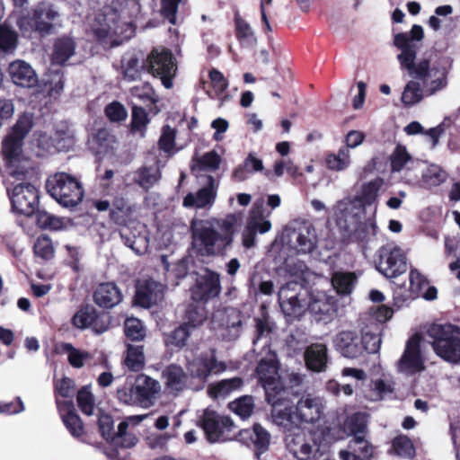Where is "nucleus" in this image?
Listing matches in <instances>:
<instances>
[{"label": "nucleus", "mask_w": 460, "mask_h": 460, "mask_svg": "<svg viewBox=\"0 0 460 460\" xmlns=\"http://www.w3.org/2000/svg\"><path fill=\"white\" fill-rule=\"evenodd\" d=\"M423 36V28L414 24L410 32L396 33L394 37V45L401 50L397 56L401 68L406 70L411 76L420 80L426 95L429 96L447 87V71L427 59L415 63L417 42H420Z\"/></svg>", "instance_id": "1"}, {"label": "nucleus", "mask_w": 460, "mask_h": 460, "mask_svg": "<svg viewBox=\"0 0 460 460\" xmlns=\"http://www.w3.org/2000/svg\"><path fill=\"white\" fill-rule=\"evenodd\" d=\"M234 217L222 221L192 220L193 249L202 256L223 255L234 241Z\"/></svg>", "instance_id": "2"}, {"label": "nucleus", "mask_w": 460, "mask_h": 460, "mask_svg": "<svg viewBox=\"0 0 460 460\" xmlns=\"http://www.w3.org/2000/svg\"><path fill=\"white\" fill-rule=\"evenodd\" d=\"M324 404L322 398L306 394L292 404L283 395L272 405L273 422L283 431H292L301 423H315L323 416Z\"/></svg>", "instance_id": "3"}, {"label": "nucleus", "mask_w": 460, "mask_h": 460, "mask_svg": "<svg viewBox=\"0 0 460 460\" xmlns=\"http://www.w3.org/2000/svg\"><path fill=\"white\" fill-rule=\"evenodd\" d=\"M16 24L24 36L31 37L35 33L45 37L54 33L56 28L60 26V13L54 4L41 2L21 14Z\"/></svg>", "instance_id": "4"}, {"label": "nucleus", "mask_w": 460, "mask_h": 460, "mask_svg": "<svg viewBox=\"0 0 460 460\" xmlns=\"http://www.w3.org/2000/svg\"><path fill=\"white\" fill-rule=\"evenodd\" d=\"M161 392V385L153 377L139 374L132 384L127 383L117 390L119 402L147 409L155 405Z\"/></svg>", "instance_id": "5"}, {"label": "nucleus", "mask_w": 460, "mask_h": 460, "mask_svg": "<svg viewBox=\"0 0 460 460\" xmlns=\"http://www.w3.org/2000/svg\"><path fill=\"white\" fill-rule=\"evenodd\" d=\"M427 335L438 356L449 362L460 360V327L451 323H433Z\"/></svg>", "instance_id": "6"}, {"label": "nucleus", "mask_w": 460, "mask_h": 460, "mask_svg": "<svg viewBox=\"0 0 460 460\" xmlns=\"http://www.w3.org/2000/svg\"><path fill=\"white\" fill-rule=\"evenodd\" d=\"M287 449L298 460H317L324 453L319 432L303 431L300 428L284 431Z\"/></svg>", "instance_id": "7"}, {"label": "nucleus", "mask_w": 460, "mask_h": 460, "mask_svg": "<svg viewBox=\"0 0 460 460\" xmlns=\"http://www.w3.org/2000/svg\"><path fill=\"white\" fill-rule=\"evenodd\" d=\"M90 26L97 40L110 44L111 47L121 44L134 34L132 24L121 22L115 13L109 16L99 14Z\"/></svg>", "instance_id": "8"}, {"label": "nucleus", "mask_w": 460, "mask_h": 460, "mask_svg": "<svg viewBox=\"0 0 460 460\" xmlns=\"http://www.w3.org/2000/svg\"><path fill=\"white\" fill-rule=\"evenodd\" d=\"M46 189L49 195L65 208L77 206L84 195L78 179L66 172H57L49 176Z\"/></svg>", "instance_id": "9"}, {"label": "nucleus", "mask_w": 460, "mask_h": 460, "mask_svg": "<svg viewBox=\"0 0 460 460\" xmlns=\"http://www.w3.org/2000/svg\"><path fill=\"white\" fill-rule=\"evenodd\" d=\"M198 426L210 443H222L236 438L237 428L232 419L209 408L199 416Z\"/></svg>", "instance_id": "10"}, {"label": "nucleus", "mask_w": 460, "mask_h": 460, "mask_svg": "<svg viewBox=\"0 0 460 460\" xmlns=\"http://www.w3.org/2000/svg\"><path fill=\"white\" fill-rule=\"evenodd\" d=\"M256 376L265 390L268 402L273 405L285 393L279 374V361L275 352L269 351L259 361Z\"/></svg>", "instance_id": "11"}, {"label": "nucleus", "mask_w": 460, "mask_h": 460, "mask_svg": "<svg viewBox=\"0 0 460 460\" xmlns=\"http://www.w3.org/2000/svg\"><path fill=\"white\" fill-rule=\"evenodd\" d=\"M34 125V117L31 112L20 114L11 128L9 134L3 141V152L7 160L13 163L22 154L24 138L31 132Z\"/></svg>", "instance_id": "12"}, {"label": "nucleus", "mask_w": 460, "mask_h": 460, "mask_svg": "<svg viewBox=\"0 0 460 460\" xmlns=\"http://www.w3.org/2000/svg\"><path fill=\"white\" fill-rule=\"evenodd\" d=\"M284 238L290 249L304 254L312 252L318 242L316 229L309 222H301L287 227Z\"/></svg>", "instance_id": "13"}, {"label": "nucleus", "mask_w": 460, "mask_h": 460, "mask_svg": "<svg viewBox=\"0 0 460 460\" xmlns=\"http://www.w3.org/2000/svg\"><path fill=\"white\" fill-rule=\"evenodd\" d=\"M146 59L147 72L159 76L165 88H171L172 86V79L177 70L172 52L164 48H155Z\"/></svg>", "instance_id": "14"}, {"label": "nucleus", "mask_w": 460, "mask_h": 460, "mask_svg": "<svg viewBox=\"0 0 460 460\" xmlns=\"http://www.w3.org/2000/svg\"><path fill=\"white\" fill-rule=\"evenodd\" d=\"M376 269L388 279L404 273L407 270L405 252L394 243L383 245L378 251Z\"/></svg>", "instance_id": "15"}, {"label": "nucleus", "mask_w": 460, "mask_h": 460, "mask_svg": "<svg viewBox=\"0 0 460 460\" xmlns=\"http://www.w3.org/2000/svg\"><path fill=\"white\" fill-rule=\"evenodd\" d=\"M8 195L13 212L31 216L38 208L39 192L36 187L28 182L16 184L12 190L8 189Z\"/></svg>", "instance_id": "16"}, {"label": "nucleus", "mask_w": 460, "mask_h": 460, "mask_svg": "<svg viewBox=\"0 0 460 460\" xmlns=\"http://www.w3.org/2000/svg\"><path fill=\"white\" fill-rule=\"evenodd\" d=\"M186 368L190 376L205 383L211 374H218L226 370V364L217 361L213 352L186 356Z\"/></svg>", "instance_id": "17"}, {"label": "nucleus", "mask_w": 460, "mask_h": 460, "mask_svg": "<svg viewBox=\"0 0 460 460\" xmlns=\"http://www.w3.org/2000/svg\"><path fill=\"white\" fill-rule=\"evenodd\" d=\"M332 210L336 225L342 235L358 225L363 212L361 202L357 197L345 198L337 201Z\"/></svg>", "instance_id": "18"}, {"label": "nucleus", "mask_w": 460, "mask_h": 460, "mask_svg": "<svg viewBox=\"0 0 460 460\" xmlns=\"http://www.w3.org/2000/svg\"><path fill=\"white\" fill-rule=\"evenodd\" d=\"M220 292V275L208 269L197 278L196 283L190 289L192 300L198 303H206L217 297Z\"/></svg>", "instance_id": "19"}, {"label": "nucleus", "mask_w": 460, "mask_h": 460, "mask_svg": "<svg viewBox=\"0 0 460 460\" xmlns=\"http://www.w3.org/2000/svg\"><path fill=\"white\" fill-rule=\"evenodd\" d=\"M202 187L196 193H188L183 199L182 205L185 208H210L216 199L218 180L213 176H208L203 181H199Z\"/></svg>", "instance_id": "20"}, {"label": "nucleus", "mask_w": 460, "mask_h": 460, "mask_svg": "<svg viewBox=\"0 0 460 460\" xmlns=\"http://www.w3.org/2000/svg\"><path fill=\"white\" fill-rule=\"evenodd\" d=\"M420 338L418 335L411 337L398 362V371L411 376L420 372L424 368L423 360L420 349Z\"/></svg>", "instance_id": "21"}, {"label": "nucleus", "mask_w": 460, "mask_h": 460, "mask_svg": "<svg viewBox=\"0 0 460 460\" xmlns=\"http://www.w3.org/2000/svg\"><path fill=\"white\" fill-rule=\"evenodd\" d=\"M377 234L376 221L374 217H370L364 223L358 222L349 232L343 234L342 237L349 243H358L365 252L373 248Z\"/></svg>", "instance_id": "22"}, {"label": "nucleus", "mask_w": 460, "mask_h": 460, "mask_svg": "<svg viewBox=\"0 0 460 460\" xmlns=\"http://www.w3.org/2000/svg\"><path fill=\"white\" fill-rule=\"evenodd\" d=\"M165 164L166 160L154 157L151 163H146L131 173V181L140 188L148 190L161 180V169Z\"/></svg>", "instance_id": "23"}, {"label": "nucleus", "mask_w": 460, "mask_h": 460, "mask_svg": "<svg viewBox=\"0 0 460 460\" xmlns=\"http://www.w3.org/2000/svg\"><path fill=\"white\" fill-rule=\"evenodd\" d=\"M392 172H403L407 183H413L410 172L419 168L420 162L412 158L406 147L397 145L390 155Z\"/></svg>", "instance_id": "24"}, {"label": "nucleus", "mask_w": 460, "mask_h": 460, "mask_svg": "<svg viewBox=\"0 0 460 460\" xmlns=\"http://www.w3.org/2000/svg\"><path fill=\"white\" fill-rule=\"evenodd\" d=\"M164 293V286L153 279L145 280L137 288L135 301L145 308H149L162 301Z\"/></svg>", "instance_id": "25"}, {"label": "nucleus", "mask_w": 460, "mask_h": 460, "mask_svg": "<svg viewBox=\"0 0 460 460\" xmlns=\"http://www.w3.org/2000/svg\"><path fill=\"white\" fill-rule=\"evenodd\" d=\"M333 346L343 357L357 358L361 356L359 336L354 331H341L333 337Z\"/></svg>", "instance_id": "26"}, {"label": "nucleus", "mask_w": 460, "mask_h": 460, "mask_svg": "<svg viewBox=\"0 0 460 460\" xmlns=\"http://www.w3.org/2000/svg\"><path fill=\"white\" fill-rule=\"evenodd\" d=\"M8 73L16 85L31 88L38 84V76L34 69L23 60L17 59L10 63Z\"/></svg>", "instance_id": "27"}, {"label": "nucleus", "mask_w": 460, "mask_h": 460, "mask_svg": "<svg viewBox=\"0 0 460 460\" xmlns=\"http://www.w3.org/2000/svg\"><path fill=\"white\" fill-rule=\"evenodd\" d=\"M57 407L63 423L69 433L74 438H80L84 433V425L79 416L75 413L73 402L58 399Z\"/></svg>", "instance_id": "28"}, {"label": "nucleus", "mask_w": 460, "mask_h": 460, "mask_svg": "<svg viewBox=\"0 0 460 460\" xmlns=\"http://www.w3.org/2000/svg\"><path fill=\"white\" fill-rule=\"evenodd\" d=\"M146 66V59L139 53H126L121 60L122 74L128 81L139 79L143 73L147 72Z\"/></svg>", "instance_id": "29"}, {"label": "nucleus", "mask_w": 460, "mask_h": 460, "mask_svg": "<svg viewBox=\"0 0 460 460\" xmlns=\"http://www.w3.org/2000/svg\"><path fill=\"white\" fill-rule=\"evenodd\" d=\"M306 367L314 372H323L328 363L327 347L322 343H314L308 346L305 351Z\"/></svg>", "instance_id": "30"}, {"label": "nucleus", "mask_w": 460, "mask_h": 460, "mask_svg": "<svg viewBox=\"0 0 460 460\" xmlns=\"http://www.w3.org/2000/svg\"><path fill=\"white\" fill-rule=\"evenodd\" d=\"M122 300V294L114 283L100 284L93 293V301L100 307L112 308Z\"/></svg>", "instance_id": "31"}, {"label": "nucleus", "mask_w": 460, "mask_h": 460, "mask_svg": "<svg viewBox=\"0 0 460 460\" xmlns=\"http://www.w3.org/2000/svg\"><path fill=\"white\" fill-rule=\"evenodd\" d=\"M221 162L222 158L216 151H209L199 157H193L191 171L196 174L198 180L201 181L208 176L206 172H216L219 168Z\"/></svg>", "instance_id": "32"}, {"label": "nucleus", "mask_w": 460, "mask_h": 460, "mask_svg": "<svg viewBox=\"0 0 460 460\" xmlns=\"http://www.w3.org/2000/svg\"><path fill=\"white\" fill-rule=\"evenodd\" d=\"M165 388L169 393L177 394L186 387L187 375L181 367L171 364L162 371Z\"/></svg>", "instance_id": "33"}, {"label": "nucleus", "mask_w": 460, "mask_h": 460, "mask_svg": "<svg viewBox=\"0 0 460 460\" xmlns=\"http://www.w3.org/2000/svg\"><path fill=\"white\" fill-rule=\"evenodd\" d=\"M373 454V448L365 436L352 438L349 443L348 450L340 452L341 460H368Z\"/></svg>", "instance_id": "34"}, {"label": "nucleus", "mask_w": 460, "mask_h": 460, "mask_svg": "<svg viewBox=\"0 0 460 460\" xmlns=\"http://www.w3.org/2000/svg\"><path fill=\"white\" fill-rule=\"evenodd\" d=\"M270 215V212H265L263 201L256 200L250 210L246 226L260 234H265L271 228Z\"/></svg>", "instance_id": "35"}, {"label": "nucleus", "mask_w": 460, "mask_h": 460, "mask_svg": "<svg viewBox=\"0 0 460 460\" xmlns=\"http://www.w3.org/2000/svg\"><path fill=\"white\" fill-rule=\"evenodd\" d=\"M145 415L142 416H130L127 420L121 421L118 426V431L115 434L111 445L128 448L134 447L137 442V438L130 432H128V421H134L138 423L145 419Z\"/></svg>", "instance_id": "36"}, {"label": "nucleus", "mask_w": 460, "mask_h": 460, "mask_svg": "<svg viewBox=\"0 0 460 460\" xmlns=\"http://www.w3.org/2000/svg\"><path fill=\"white\" fill-rule=\"evenodd\" d=\"M243 382L240 377L223 379L219 382L211 384L208 388V394L213 399H223L233 392L239 390Z\"/></svg>", "instance_id": "37"}, {"label": "nucleus", "mask_w": 460, "mask_h": 460, "mask_svg": "<svg viewBox=\"0 0 460 460\" xmlns=\"http://www.w3.org/2000/svg\"><path fill=\"white\" fill-rule=\"evenodd\" d=\"M264 169L262 160L250 153L243 163L238 165L233 172V179L236 181H243L254 172H262Z\"/></svg>", "instance_id": "38"}, {"label": "nucleus", "mask_w": 460, "mask_h": 460, "mask_svg": "<svg viewBox=\"0 0 460 460\" xmlns=\"http://www.w3.org/2000/svg\"><path fill=\"white\" fill-rule=\"evenodd\" d=\"M358 281V276L355 272L338 270L332 276V285L340 295H349Z\"/></svg>", "instance_id": "39"}, {"label": "nucleus", "mask_w": 460, "mask_h": 460, "mask_svg": "<svg viewBox=\"0 0 460 460\" xmlns=\"http://www.w3.org/2000/svg\"><path fill=\"white\" fill-rule=\"evenodd\" d=\"M134 208L123 197H117L110 211L111 219L117 225H126L133 214Z\"/></svg>", "instance_id": "40"}, {"label": "nucleus", "mask_w": 460, "mask_h": 460, "mask_svg": "<svg viewBox=\"0 0 460 460\" xmlns=\"http://www.w3.org/2000/svg\"><path fill=\"white\" fill-rule=\"evenodd\" d=\"M75 44L72 39L66 37L58 39L54 44L53 63L64 65L75 54Z\"/></svg>", "instance_id": "41"}, {"label": "nucleus", "mask_w": 460, "mask_h": 460, "mask_svg": "<svg viewBox=\"0 0 460 460\" xmlns=\"http://www.w3.org/2000/svg\"><path fill=\"white\" fill-rule=\"evenodd\" d=\"M447 173L437 164H429L422 170L421 186L427 189L437 187L445 182Z\"/></svg>", "instance_id": "42"}, {"label": "nucleus", "mask_w": 460, "mask_h": 460, "mask_svg": "<svg viewBox=\"0 0 460 460\" xmlns=\"http://www.w3.org/2000/svg\"><path fill=\"white\" fill-rule=\"evenodd\" d=\"M177 131L169 125L162 128L161 136L158 140V148L166 155V160L175 155L179 148H176L175 139Z\"/></svg>", "instance_id": "43"}, {"label": "nucleus", "mask_w": 460, "mask_h": 460, "mask_svg": "<svg viewBox=\"0 0 460 460\" xmlns=\"http://www.w3.org/2000/svg\"><path fill=\"white\" fill-rule=\"evenodd\" d=\"M236 37L243 47L251 48L256 44L257 39L250 24L241 16L234 17Z\"/></svg>", "instance_id": "44"}, {"label": "nucleus", "mask_w": 460, "mask_h": 460, "mask_svg": "<svg viewBox=\"0 0 460 460\" xmlns=\"http://www.w3.org/2000/svg\"><path fill=\"white\" fill-rule=\"evenodd\" d=\"M425 94L424 88L420 87V83L411 80L404 86L401 101L405 107H411L420 102Z\"/></svg>", "instance_id": "45"}, {"label": "nucleus", "mask_w": 460, "mask_h": 460, "mask_svg": "<svg viewBox=\"0 0 460 460\" xmlns=\"http://www.w3.org/2000/svg\"><path fill=\"white\" fill-rule=\"evenodd\" d=\"M124 364L131 371L141 370L145 365L143 346L128 345Z\"/></svg>", "instance_id": "46"}, {"label": "nucleus", "mask_w": 460, "mask_h": 460, "mask_svg": "<svg viewBox=\"0 0 460 460\" xmlns=\"http://www.w3.org/2000/svg\"><path fill=\"white\" fill-rule=\"evenodd\" d=\"M250 436L255 447V454L259 458L260 455L269 448L270 434L261 424H254L252 434Z\"/></svg>", "instance_id": "47"}, {"label": "nucleus", "mask_w": 460, "mask_h": 460, "mask_svg": "<svg viewBox=\"0 0 460 460\" xmlns=\"http://www.w3.org/2000/svg\"><path fill=\"white\" fill-rule=\"evenodd\" d=\"M190 335L189 324H181L171 333L164 337V343L167 347L181 349L186 345V341Z\"/></svg>", "instance_id": "48"}, {"label": "nucleus", "mask_w": 460, "mask_h": 460, "mask_svg": "<svg viewBox=\"0 0 460 460\" xmlns=\"http://www.w3.org/2000/svg\"><path fill=\"white\" fill-rule=\"evenodd\" d=\"M280 308L289 319L301 316L307 306L306 297L294 300H279Z\"/></svg>", "instance_id": "49"}, {"label": "nucleus", "mask_w": 460, "mask_h": 460, "mask_svg": "<svg viewBox=\"0 0 460 460\" xmlns=\"http://www.w3.org/2000/svg\"><path fill=\"white\" fill-rule=\"evenodd\" d=\"M148 123L149 118L145 109L134 105L132 108L131 131L143 137H145Z\"/></svg>", "instance_id": "50"}, {"label": "nucleus", "mask_w": 460, "mask_h": 460, "mask_svg": "<svg viewBox=\"0 0 460 460\" xmlns=\"http://www.w3.org/2000/svg\"><path fill=\"white\" fill-rule=\"evenodd\" d=\"M391 451L394 455L405 458H411L415 455V448L411 440L404 435L394 438Z\"/></svg>", "instance_id": "51"}, {"label": "nucleus", "mask_w": 460, "mask_h": 460, "mask_svg": "<svg viewBox=\"0 0 460 460\" xmlns=\"http://www.w3.org/2000/svg\"><path fill=\"white\" fill-rule=\"evenodd\" d=\"M229 409L244 420L249 418L253 412L254 402L250 395L242 396L229 403Z\"/></svg>", "instance_id": "52"}, {"label": "nucleus", "mask_w": 460, "mask_h": 460, "mask_svg": "<svg viewBox=\"0 0 460 460\" xmlns=\"http://www.w3.org/2000/svg\"><path fill=\"white\" fill-rule=\"evenodd\" d=\"M350 164L349 151L347 147H341L337 154H330L326 157V165L334 171H342Z\"/></svg>", "instance_id": "53"}, {"label": "nucleus", "mask_w": 460, "mask_h": 460, "mask_svg": "<svg viewBox=\"0 0 460 460\" xmlns=\"http://www.w3.org/2000/svg\"><path fill=\"white\" fill-rule=\"evenodd\" d=\"M361 355L364 351L373 354L378 352L381 346V338L378 332L364 331L359 337Z\"/></svg>", "instance_id": "54"}, {"label": "nucleus", "mask_w": 460, "mask_h": 460, "mask_svg": "<svg viewBox=\"0 0 460 460\" xmlns=\"http://www.w3.org/2000/svg\"><path fill=\"white\" fill-rule=\"evenodd\" d=\"M60 348L62 352L67 353L68 362L74 367H82L84 365V362L90 358V354L88 352L79 350L70 343H62Z\"/></svg>", "instance_id": "55"}, {"label": "nucleus", "mask_w": 460, "mask_h": 460, "mask_svg": "<svg viewBox=\"0 0 460 460\" xmlns=\"http://www.w3.org/2000/svg\"><path fill=\"white\" fill-rule=\"evenodd\" d=\"M305 297H306V291L296 281L286 283L279 291V300H294Z\"/></svg>", "instance_id": "56"}, {"label": "nucleus", "mask_w": 460, "mask_h": 460, "mask_svg": "<svg viewBox=\"0 0 460 460\" xmlns=\"http://www.w3.org/2000/svg\"><path fill=\"white\" fill-rule=\"evenodd\" d=\"M120 237L124 241V243L132 249V251H134L137 255L145 254L148 250L149 239L146 234H139L137 236L131 238L127 236V234L122 231L120 232Z\"/></svg>", "instance_id": "57"}, {"label": "nucleus", "mask_w": 460, "mask_h": 460, "mask_svg": "<svg viewBox=\"0 0 460 460\" xmlns=\"http://www.w3.org/2000/svg\"><path fill=\"white\" fill-rule=\"evenodd\" d=\"M16 32L5 25L0 26V50L13 53L17 47Z\"/></svg>", "instance_id": "58"}, {"label": "nucleus", "mask_w": 460, "mask_h": 460, "mask_svg": "<svg viewBox=\"0 0 460 460\" xmlns=\"http://www.w3.org/2000/svg\"><path fill=\"white\" fill-rule=\"evenodd\" d=\"M346 425L353 438L363 437L367 429V416L361 412L354 413L348 418Z\"/></svg>", "instance_id": "59"}, {"label": "nucleus", "mask_w": 460, "mask_h": 460, "mask_svg": "<svg viewBox=\"0 0 460 460\" xmlns=\"http://www.w3.org/2000/svg\"><path fill=\"white\" fill-rule=\"evenodd\" d=\"M435 14L430 16L428 24L433 31L440 30L445 22L447 17L453 13V7L449 4L440 5L435 9Z\"/></svg>", "instance_id": "60"}, {"label": "nucleus", "mask_w": 460, "mask_h": 460, "mask_svg": "<svg viewBox=\"0 0 460 460\" xmlns=\"http://www.w3.org/2000/svg\"><path fill=\"white\" fill-rule=\"evenodd\" d=\"M250 289L255 295L258 293L261 295H271L273 292L274 285L271 280H262L259 273L253 272L249 279Z\"/></svg>", "instance_id": "61"}, {"label": "nucleus", "mask_w": 460, "mask_h": 460, "mask_svg": "<svg viewBox=\"0 0 460 460\" xmlns=\"http://www.w3.org/2000/svg\"><path fill=\"white\" fill-rule=\"evenodd\" d=\"M274 175L278 178L283 176L285 172L293 178L300 175L298 167L293 163L290 158H281L274 162L273 165Z\"/></svg>", "instance_id": "62"}, {"label": "nucleus", "mask_w": 460, "mask_h": 460, "mask_svg": "<svg viewBox=\"0 0 460 460\" xmlns=\"http://www.w3.org/2000/svg\"><path fill=\"white\" fill-rule=\"evenodd\" d=\"M54 390L56 394V401L59 397L72 398L75 393V382L69 377H62L61 379H55Z\"/></svg>", "instance_id": "63"}, {"label": "nucleus", "mask_w": 460, "mask_h": 460, "mask_svg": "<svg viewBox=\"0 0 460 460\" xmlns=\"http://www.w3.org/2000/svg\"><path fill=\"white\" fill-rule=\"evenodd\" d=\"M209 79L213 88V93H208L209 96L211 98H221L228 86L226 79L220 71L214 68L209 71Z\"/></svg>", "instance_id": "64"}]
</instances>
